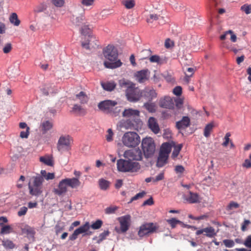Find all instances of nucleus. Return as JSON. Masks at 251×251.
<instances>
[{
  "mask_svg": "<svg viewBox=\"0 0 251 251\" xmlns=\"http://www.w3.org/2000/svg\"><path fill=\"white\" fill-rule=\"evenodd\" d=\"M84 20V17L82 15L78 17L73 16L71 19L72 23L74 25L78 26L81 25V24L82 23Z\"/></svg>",
  "mask_w": 251,
  "mask_h": 251,
  "instance_id": "obj_32",
  "label": "nucleus"
},
{
  "mask_svg": "<svg viewBox=\"0 0 251 251\" xmlns=\"http://www.w3.org/2000/svg\"><path fill=\"white\" fill-rule=\"evenodd\" d=\"M141 145L146 157H150L153 155L155 151V145L152 138L146 137L143 139Z\"/></svg>",
  "mask_w": 251,
  "mask_h": 251,
  "instance_id": "obj_7",
  "label": "nucleus"
},
{
  "mask_svg": "<svg viewBox=\"0 0 251 251\" xmlns=\"http://www.w3.org/2000/svg\"><path fill=\"white\" fill-rule=\"evenodd\" d=\"M147 22L148 23H152L154 21H158L159 24H163L165 23V20L162 16L158 15L156 14H151L147 18Z\"/></svg>",
  "mask_w": 251,
  "mask_h": 251,
  "instance_id": "obj_19",
  "label": "nucleus"
},
{
  "mask_svg": "<svg viewBox=\"0 0 251 251\" xmlns=\"http://www.w3.org/2000/svg\"><path fill=\"white\" fill-rule=\"evenodd\" d=\"M145 194L146 192L145 191H142L137 194L135 196H134L131 199L130 201L128 202V203H131L134 201L143 198L145 195Z\"/></svg>",
  "mask_w": 251,
  "mask_h": 251,
  "instance_id": "obj_43",
  "label": "nucleus"
},
{
  "mask_svg": "<svg viewBox=\"0 0 251 251\" xmlns=\"http://www.w3.org/2000/svg\"><path fill=\"white\" fill-rule=\"evenodd\" d=\"M153 203V200L152 197H151L143 202V205H151Z\"/></svg>",
  "mask_w": 251,
  "mask_h": 251,
  "instance_id": "obj_64",
  "label": "nucleus"
},
{
  "mask_svg": "<svg viewBox=\"0 0 251 251\" xmlns=\"http://www.w3.org/2000/svg\"><path fill=\"white\" fill-rule=\"evenodd\" d=\"M169 155L159 152V156L157 161V166L158 167H163L166 163Z\"/></svg>",
  "mask_w": 251,
  "mask_h": 251,
  "instance_id": "obj_22",
  "label": "nucleus"
},
{
  "mask_svg": "<svg viewBox=\"0 0 251 251\" xmlns=\"http://www.w3.org/2000/svg\"><path fill=\"white\" fill-rule=\"evenodd\" d=\"M182 146V144H178L177 146H175L174 151L172 154V157L173 158L175 159L178 155Z\"/></svg>",
  "mask_w": 251,
  "mask_h": 251,
  "instance_id": "obj_36",
  "label": "nucleus"
},
{
  "mask_svg": "<svg viewBox=\"0 0 251 251\" xmlns=\"http://www.w3.org/2000/svg\"><path fill=\"white\" fill-rule=\"evenodd\" d=\"M52 3L57 7H61L64 4L63 0H52Z\"/></svg>",
  "mask_w": 251,
  "mask_h": 251,
  "instance_id": "obj_57",
  "label": "nucleus"
},
{
  "mask_svg": "<svg viewBox=\"0 0 251 251\" xmlns=\"http://www.w3.org/2000/svg\"><path fill=\"white\" fill-rule=\"evenodd\" d=\"M173 93L177 96H179L182 94V88L180 86H176L173 89Z\"/></svg>",
  "mask_w": 251,
  "mask_h": 251,
  "instance_id": "obj_52",
  "label": "nucleus"
},
{
  "mask_svg": "<svg viewBox=\"0 0 251 251\" xmlns=\"http://www.w3.org/2000/svg\"><path fill=\"white\" fill-rule=\"evenodd\" d=\"M137 81L140 83L148 80L150 76V72L148 69H144L136 72L135 75Z\"/></svg>",
  "mask_w": 251,
  "mask_h": 251,
  "instance_id": "obj_14",
  "label": "nucleus"
},
{
  "mask_svg": "<svg viewBox=\"0 0 251 251\" xmlns=\"http://www.w3.org/2000/svg\"><path fill=\"white\" fill-rule=\"evenodd\" d=\"M185 200L190 203H195L200 202L199 195L196 193L189 192V194L185 196Z\"/></svg>",
  "mask_w": 251,
  "mask_h": 251,
  "instance_id": "obj_21",
  "label": "nucleus"
},
{
  "mask_svg": "<svg viewBox=\"0 0 251 251\" xmlns=\"http://www.w3.org/2000/svg\"><path fill=\"white\" fill-rule=\"evenodd\" d=\"M160 105L163 108L172 109L174 107V103L171 98L165 97L163 100H161Z\"/></svg>",
  "mask_w": 251,
  "mask_h": 251,
  "instance_id": "obj_20",
  "label": "nucleus"
},
{
  "mask_svg": "<svg viewBox=\"0 0 251 251\" xmlns=\"http://www.w3.org/2000/svg\"><path fill=\"white\" fill-rule=\"evenodd\" d=\"M28 188L30 194L33 196H39L43 192L42 187H36L31 185L30 183L28 184Z\"/></svg>",
  "mask_w": 251,
  "mask_h": 251,
  "instance_id": "obj_23",
  "label": "nucleus"
},
{
  "mask_svg": "<svg viewBox=\"0 0 251 251\" xmlns=\"http://www.w3.org/2000/svg\"><path fill=\"white\" fill-rule=\"evenodd\" d=\"M101 85L103 89L108 91H113L116 86V83L113 81L101 82Z\"/></svg>",
  "mask_w": 251,
  "mask_h": 251,
  "instance_id": "obj_25",
  "label": "nucleus"
},
{
  "mask_svg": "<svg viewBox=\"0 0 251 251\" xmlns=\"http://www.w3.org/2000/svg\"><path fill=\"white\" fill-rule=\"evenodd\" d=\"M73 110L79 114L85 115L86 113L85 110L81 106L78 105V104H75L74 105Z\"/></svg>",
  "mask_w": 251,
  "mask_h": 251,
  "instance_id": "obj_41",
  "label": "nucleus"
},
{
  "mask_svg": "<svg viewBox=\"0 0 251 251\" xmlns=\"http://www.w3.org/2000/svg\"><path fill=\"white\" fill-rule=\"evenodd\" d=\"M122 3L127 9L132 8L135 4L134 0H123Z\"/></svg>",
  "mask_w": 251,
  "mask_h": 251,
  "instance_id": "obj_37",
  "label": "nucleus"
},
{
  "mask_svg": "<svg viewBox=\"0 0 251 251\" xmlns=\"http://www.w3.org/2000/svg\"><path fill=\"white\" fill-rule=\"evenodd\" d=\"M149 60L151 62L159 63L160 61V58L158 55H154L151 56L150 57Z\"/></svg>",
  "mask_w": 251,
  "mask_h": 251,
  "instance_id": "obj_49",
  "label": "nucleus"
},
{
  "mask_svg": "<svg viewBox=\"0 0 251 251\" xmlns=\"http://www.w3.org/2000/svg\"><path fill=\"white\" fill-rule=\"evenodd\" d=\"M239 207V204L234 201H231L227 205V210H231L233 208H237Z\"/></svg>",
  "mask_w": 251,
  "mask_h": 251,
  "instance_id": "obj_50",
  "label": "nucleus"
},
{
  "mask_svg": "<svg viewBox=\"0 0 251 251\" xmlns=\"http://www.w3.org/2000/svg\"><path fill=\"white\" fill-rule=\"evenodd\" d=\"M90 228V225L86 222L84 225L76 229L75 231L79 235L87 231Z\"/></svg>",
  "mask_w": 251,
  "mask_h": 251,
  "instance_id": "obj_31",
  "label": "nucleus"
},
{
  "mask_svg": "<svg viewBox=\"0 0 251 251\" xmlns=\"http://www.w3.org/2000/svg\"><path fill=\"white\" fill-rule=\"evenodd\" d=\"M142 97L146 98L149 101H151L157 97V93L153 89L146 88L142 91Z\"/></svg>",
  "mask_w": 251,
  "mask_h": 251,
  "instance_id": "obj_16",
  "label": "nucleus"
},
{
  "mask_svg": "<svg viewBox=\"0 0 251 251\" xmlns=\"http://www.w3.org/2000/svg\"><path fill=\"white\" fill-rule=\"evenodd\" d=\"M166 222L168 224L170 225L172 228H175L178 224L181 223V222L180 221L174 218H173L170 219H167L166 220Z\"/></svg>",
  "mask_w": 251,
  "mask_h": 251,
  "instance_id": "obj_38",
  "label": "nucleus"
},
{
  "mask_svg": "<svg viewBox=\"0 0 251 251\" xmlns=\"http://www.w3.org/2000/svg\"><path fill=\"white\" fill-rule=\"evenodd\" d=\"M148 125L149 128L155 134H157L160 128L157 121L153 117H150L148 120Z\"/></svg>",
  "mask_w": 251,
  "mask_h": 251,
  "instance_id": "obj_17",
  "label": "nucleus"
},
{
  "mask_svg": "<svg viewBox=\"0 0 251 251\" xmlns=\"http://www.w3.org/2000/svg\"><path fill=\"white\" fill-rule=\"evenodd\" d=\"M53 124L49 121L43 122L41 124V127L43 131V133H46L48 130L52 128Z\"/></svg>",
  "mask_w": 251,
  "mask_h": 251,
  "instance_id": "obj_26",
  "label": "nucleus"
},
{
  "mask_svg": "<svg viewBox=\"0 0 251 251\" xmlns=\"http://www.w3.org/2000/svg\"><path fill=\"white\" fill-rule=\"evenodd\" d=\"M140 111L131 108L125 109L122 112V116L126 119H123L119 123V126L126 130L138 131L142 125L140 118Z\"/></svg>",
  "mask_w": 251,
  "mask_h": 251,
  "instance_id": "obj_1",
  "label": "nucleus"
},
{
  "mask_svg": "<svg viewBox=\"0 0 251 251\" xmlns=\"http://www.w3.org/2000/svg\"><path fill=\"white\" fill-rule=\"evenodd\" d=\"M104 57L110 62L105 61L104 66L107 68L114 69L122 65L120 60H117L118 53L117 49L113 45H109L103 50Z\"/></svg>",
  "mask_w": 251,
  "mask_h": 251,
  "instance_id": "obj_2",
  "label": "nucleus"
},
{
  "mask_svg": "<svg viewBox=\"0 0 251 251\" xmlns=\"http://www.w3.org/2000/svg\"><path fill=\"white\" fill-rule=\"evenodd\" d=\"M158 227L156 225L153 223H145L140 226L138 235L140 237H143L155 232Z\"/></svg>",
  "mask_w": 251,
  "mask_h": 251,
  "instance_id": "obj_9",
  "label": "nucleus"
},
{
  "mask_svg": "<svg viewBox=\"0 0 251 251\" xmlns=\"http://www.w3.org/2000/svg\"><path fill=\"white\" fill-rule=\"evenodd\" d=\"M40 162L49 166L52 167L54 165V161L53 157L51 156L46 155L41 156L40 157Z\"/></svg>",
  "mask_w": 251,
  "mask_h": 251,
  "instance_id": "obj_24",
  "label": "nucleus"
},
{
  "mask_svg": "<svg viewBox=\"0 0 251 251\" xmlns=\"http://www.w3.org/2000/svg\"><path fill=\"white\" fill-rule=\"evenodd\" d=\"M80 184L81 182L78 178H66L59 182L58 188L54 189L53 192L58 196H61L67 191L68 187L72 189L77 188Z\"/></svg>",
  "mask_w": 251,
  "mask_h": 251,
  "instance_id": "obj_4",
  "label": "nucleus"
},
{
  "mask_svg": "<svg viewBox=\"0 0 251 251\" xmlns=\"http://www.w3.org/2000/svg\"><path fill=\"white\" fill-rule=\"evenodd\" d=\"M11 50V44L10 43H7L3 48V51L4 53H8Z\"/></svg>",
  "mask_w": 251,
  "mask_h": 251,
  "instance_id": "obj_53",
  "label": "nucleus"
},
{
  "mask_svg": "<svg viewBox=\"0 0 251 251\" xmlns=\"http://www.w3.org/2000/svg\"><path fill=\"white\" fill-rule=\"evenodd\" d=\"M64 229L63 226H60V225H57L55 227V231L56 235H58Z\"/></svg>",
  "mask_w": 251,
  "mask_h": 251,
  "instance_id": "obj_61",
  "label": "nucleus"
},
{
  "mask_svg": "<svg viewBox=\"0 0 251 251\" xmlns=\"http://www.w3.org/2000/svg\"><path fill=\"white\" fill-rule=\"evenodd\" d=\"M145 194L146 192L145 191H142L137 194L135 196H134L131 199L130 201L128 202V203H131L134 201L143 198L145 195Z\"/></svg>",
  "mask_w": 251,
  "mask_h": 251,
  "instance_id": "obj_44",
  "label": "nucleus"
},
{
  "mask_svg": "<svg viewBox=\"0 0 251 251\" xmlns=\"http://www.w3.org/2000/svg\"><path fill=\"white\" fill-rule=\"evenodd\" d=\"M70 145V136L69 135L61 136L57 144V150L59 151H63L69 147Z\"/></svg>",
  "mask_w": 251,
  "mask_h": 251,
  "instance_id": "obj_13",
  "label": "nucleus"
},
{
  "mask_svg": "<svg viewBox=\"0 0 251 251\" xmlns=\"http://www.w3.org/2000/svg\"><path fill=\"white\" fill-rule=\"evenodd\" d=\"M223 46L225 47L227 49L230 51H232L234 52V53H237L238 51V50L236 49H235L234 47H233L232 45H228L226 43H225L224 44Z\"/></svg>",
  "mask_w": 251,
  "mask_h": 251,
  "instance_id": "obj_51",
  "label": "nucleus"
},
{
  "mask_svg": "<svg viewBox=\"0 0 251 251\" xmlns=\"http://www.w3.org/2000/svg\"><path fill=\"white\" fill-rule=\"evenodd\" d=\"M226 33H228V34L230 35V40L232 42H235L236 41V35L233 33V32L232 30H229L228 31H226Z\"/></svg>",
  "mask_w": 251,
  "mask_h": 251,
  "instance_id": "obj_59",
  "label": "nucleus"
},
{
  "mask_svg": "<svg viewBox=\"0 0 251 251\" xmlns=\"http://www.w3.org/2000/svg\"><path fill=\"white\" fill-rule=\"evenodd\" d=\"M102 225V221L100 220H98L95 223L90 226V227H91L93 229H98L101 227Z\"/></svg>",
  "mask_w": 251,
  "mask_h": 251,
  "instance_id": "obj_42",
  "label": "nucleus"
},
{
  "mask_svg": "<svg viewBox=\"0 0 251 251\" xmlns=\"http://www.w3.org/2000/svg\"><path fill=\"white\" fill-rule=\"evenodd\" d=\"M172 145L169 143H163L160 148V152L169 155L171 151Z\"/></svg>",
  "mask_w": 251,
  "mask_h": 251,
  "instance_id": "obj_28",
  "label": "nucleus"
},
{
  "mask_svg": "<svg viewBox=\"0 0 251 251\" xmlns=\"http://www.w3.org/2000/svg\"><path fill=\"white\" fill-rule=\"evenodd\" d=\"M124 156L129 160L140 161L143 158V153L141 150L138 148L125 151Z\"/></svg>",
  "mask_w": 251,
  "mask_h": 251,
  "instance_id": "obj_11",
  "label": "nucleus"
},
{
  "mask_svg": "<svg viewBox=\"0 0 251 251\" xmlns=\"http://www.w3.org/2000/svg\"><path fill=\"white\" fill-rule=\"evenodd\" d=\"M244 245L248 248H251V235L247 237L244 242Z\"/></svg>",
  "mask_w": 251,
  "mask_h": 251,
  "instance_id": "obj_55",
  "label": "nucleus"
},
{
  "mask_svg": "<svg viewBox=\"0 0 251 251\" xmlns=\"http://www.w3.org/2000/svg\"><path fill=\"white\" fill-rule=\"evenodd\" d=\"M27 211V208L25 206H23L20 209V210L18 212V215L19 216H22L25 215Z\"/></svg>",
  "mask_w": 251,
  "mask_h": 251,
  "instance_id": "obj_60",
  "label": "nucleus"
},
{
  "mask_svg": "<svg viewBox=\"0 0 251 251\" xmlns=\"http://www.w3.org/2000/svg\"><path fill=\"white\" fill-rule=\"evenodd\" d=\"M9 21L11 23L16 26H18L20 24V21L18 19L17 14L16 13H12L9 17Z\"/></svg>",
  "mask_w": 251,
  "mask_h": 251,
  "instance_id": "obj_33",
  "label": "nucleus"
},
{
  "mask_svg": "<svg viewBox=\"0 0 251 251\" xmlns=\"http://www.w3.org/2000/svg\"><path fill=\"white\" fill-rule=\"evenodd\" d=\"M97 42L98 41L95 37L89 36L86 42H82L81 43V46L86 50H90L93 48H95L96 46H98Z\"/></svg>",
  "mask_w": 251,
  "mask_h": 251,
  "instance_id": "obj_15",
  "label": "nucleus"
},
{
  "mask_svg": "<svg viewBox=\"0 0 251 251\" xmlns=\"http://www.w3.org/2000/svg\"><path fill=\"white\" fill-rule=\"evenodd\" d=\"M118 220L120 223V227L118 228H115V230L118 233H124L126 232L129 229L130 222L131 216L129 215H126L120 217L118 218Z\"/></svg>",
  "mask_w": 251,
  "mask_h": 251,
  "instance_id": "obj_10",
  "label": "nucleus"
},
{
  "mask_svg": "<svg viewBox=\"0 0 251 251\" xmlns=\"http://www.w3.org/2000/svg\"><path fill=\"white\" fill-rule=\"evenodd\" d=\"M110 182L103 178H100L99 180V184L100 189L102 190H106L110 186Z\"/></svg>",
  "mask_w": 251,
  "mask_h": 251,
  "instance_id": "obj_29",
  "label": "nucleus"
},
{
  "mask_svg": "<svg viewBox=\"0 0 251 251\" xmlns=\"http://www.w3.org/2000/svg\"><path fill=\"white\" fill-rule=\"evenodd\" d=\"M218 231H216L215 228L211 226H207L199 230L196 232L197 235L203 234L204 236L212 238L215 237L217 235Z\"/></svg>",
  "mask_w": 251,
  "mask_h": 251,
  "instance_id": "obj_12",
  "label": "nucleus"
},
{
  "mask_svg": "<svg viewBox=\"0 0 251 251\" xmlns=\"http://www.w3.org/2000/svg\"><path fill=\"white\" fill-rule=\"evenodd\" d=\"M76 99L78 100L81 104L86 103L88 100L87 96L84 92L82 91L76 95Z\"/></svg>",
  "mask_w": 251,
  "mask_h": 251,
  "instance_id": "obj_27",
  "label": "nucleus"
},
{
  "mask_svg": "<svg viewBox=\"0 0 251 251\" xmlns=\"http://www.w3.org/2000/svg\"><path fill=\"white\" fill-rule=\"evenodd\" d=\"M117 104V102L116 101L105 100L100 102L98 106L99 108L104 113L115 116L116 115L114 112V109Z\"/></svg>",
  "mask_w": 251,
  "mask_h": 251,
  "instance_id": "obj_8",
  "label": "nucleus"
},
{
  "mask_svg": "<svg viewBox=\"0 0 251 251\" xmlns=\"http://www.w3.org/2000/svg\"><path fill=\"white\" fill-rule=\"evenodd\" d=\"M114 135V133L113 132L111 128H109L107 130V134L105 135L106 139L108 142H111L113 141V136Z\"/></svg>",
  "mask_w": 251,
  "mask_h": 251,
  "instance_id": "obj_45",
  "label": "nucleus"
},
{
  "mask_svg": "<svg viewBox=\"0 0 251 251\" xmlns=\"http://www.w3.org/2000/svg\"><path fill=\"white\" fill-rule=\"evenodd\" d=\"M122 142L126 147L129 148H135L140 143V137L135 132L127 131L123 135Z\"/></svg>",
  "mask_w": 251,
  "mask_h": 251,
  "instance_id": "obj_5",
  "label": "nucleus"
},
{
  "mask_svg": "<svg viewBox=\"0 0 251 251\" xmlns=\"http://www.w3.org/2000/svg\"><path fill=\"white\" fill-rule=\"evenodd\" d=\"M94 3V0H82L81 3L85 6L92 5Z\"/></svg>",
  "mask_w": 251,
  "mask_h": 251,
  "instance_id": "obj_63",
  "label": "nucleus"
},
{
  "mask_svg": "<svg viewBox=\"0 0 251 251\" xmlns=\"http://www.w3.org/2000/svg\"><path fill=\"white\" fill-rule=\"evenodd\" d=\"M241 10L245 12L246 14H249L251 13V5L244 4L241 6Z\"/></svg>",
  "mask_w": 251,
  "mask_h": 251,
  "instance_id": "obj_48",
  "label": "nucleus"
},
{
  "mask_svg": "<svg viewBox=\"0 0 251 251\" xmlns=\"http://www.w3.org/2000/svg\"><path fill=\"white\" fill-rule=\"evenodd\" d=\"M190 125V119L187 116H184L182 119L176 123V127L177 129H185Z\"/></svg>",
  "mask_w": 251,
  "mask_h": 251,
  "instance_id": "obj_18",
  "label": "nucleus"
},
{
  "mask_svg": "<svg viewBox=\"0 0 251 251\" xmlns=\"http://www.w3.org/2000/svg\"><path fill=\"white\" fill-rule=\"evenodd\" d=\"M144 106L150 112H154L155 111V105L153 103H145Z\"/></svg>",
  "mask_w": 251,
  "mask_h": 251,
  "instance_id": "obj_39",
  "label": "nucleus"
},
{
  "mask_svg": "<svg viewBox=\"0 0 251 251\" xmlns=\"http://www.w3.org/2000/svg\"><path fill=\"white\" fill-rule=\"evenodd\" d=\"M2 245L6 249H13L15 246L13 242L8 239L2 240Z\"/></svg>",
  "mask_w": 251,
  "mask_h": 251,
  "instance_id": "obj_34",
  "label": "nucleus"
},
{
  "mask_svg": "<svg viewBox=\"0 0 251 251\" xmlns=\"http://www.w3.org/2000/svg\"><path fill=\"white\" fill-rule=\"evenodd\" d=\"M214 126L212 123L207 124L204 129V136L205 137H208L210 135L211 131H212Z\"/></svg>",
  "mask_w": 251,
  "mask_h": 251,
  "instance_id": "obj_35",
  "label": "nucleus"
},
{
  "mask_svg": "<svg viewBox=\"0 0 251 251\" xmlns=\"http://www.w3.org/2000/svg\"><path fill=\"white\" fill-rule=\"evenodd\" d=\"M0 226H1L0 233L1 234H7L10 232L11 227L10 226H4L3 223H0Z\"/></svg>",
  "mask_w": 251,
  "mask_h": 251,
  "instance_id": "obj_40",
  "label": "nucleus"
},
{
  "mask_svg": "<svg viewBox=\"0 0 251 251\" xmlns=\"http://www.w3.org/2000/svg\"><path fill=\"white\" fill-rule=\"evenodd\" d=\"M230 136V133L228 132V133H226L225 136V138H224V139H225V141L222 144V145L224 147H226L227 146V145L228 144L229 142V137Z\"/></svg>",
  "mask_w": 251,
  "mask_h": 251,
  "instance_id": "obj_58",
  "label": "nucleus"
},
{
  "mask_svg": "<svg viewBox=\"0 0 251 251\" xmlns=\"http://www.w3.org/2000/svg\"><path fill=\"white\" fill-rule=\"evenodd\" d=\"M184 170V168L181 165H177L176 166L175 169V171L176 173H183Z\"/></svg>",
  "mask_w": 251,
  "mask_h": 251,
  "instance_id": "obj_62",
  "label": "nucleus"
},
{
  "mask_svg": "<svg viewBox=\"0 0 251 251\" xmlns=\"http://www.w3.org/2000/svg\"><path fill=\"white\" fill-rule=\"evenodd\" d=\"M46 8V5L45 4L41 3L35 7L34 11L37 13L42 12L45 11Z\"/></svg>",
  "mask_w": 251,
  "mask_h": 251,
  "instance_id": "obj_46",
  "label": "nucleus"
},
{
  "mask_svg": "<svg viewBox=\"0 0 251 251\" xmlns=\"http://www.w3.org/2000/svg\"><path fill=\"white\" fill-rule=\"evenodd\" d=\"M29 127H27L26 131H22L20 133V137L22 138H27L29 135Z\"/></svg>",
  "mask_w": 251,
  "mask_h": 251,
  "instance_id": "obj_54",
  "label": "nucleus"
},
{
  "mask_svg": "<svg viewBox=\"0 0 251 251\" xmlns=\"http://www.w3.org/2000/svg\"><path fill=\"white\" fill-rule=\"evenodd\" d=\"M33 184L32 186H34L36 187H42V184L44 181V178L42 176H36L35 177H33Z\"/></svg>",
  "mask_w": 251,
  "mask_h": 251,
  "instance_id": "obj_30",
  "label": "nucleus"
},
{
  "mask_svg": "<svg viewBox=\"0 0 251 251\" xmlns=\"http://www.w3.org/2000/svg\"><path fill=\"white\" fill-rule=\"evenodd\" d=\"M121 87H126V95L127 100L130 102H136L142 97V91L135 86L133 82L123 79L119 81Z\"/></svg>",
  "mask_w": 251,
  "mask_h": 251,
  "instance_id": "obj_3",
  "label": "nucleus"
},
{
  "mask_svg": "<svg viewBox=\"0 0 251 251\" xmlns=\"http://www.w3.org/2000/svg\"><path fill=\"white\" fill-rule=\"evenodd\" d=\"M117 209V207L110 206V207H107L105 209V213L108 214H112V213H114Z\"/></svg>",
  "mask_w": 251,
  "mask_h": 251,
  "instance_id": "obj_56",
  "label": "nucleus"
},
{
  "mask_svg": "<svg viewBox=\"0 0 251 251\" xmlns=\"http://www.w3.org/2000/svg\"><path fill=\"white\" fill-rule=\"evenodd\" d=\"M224 244L227 248H232L234 246V242L230 239H225L223 241Z\"/></svg>",
  "mask_w": 251,
  "mask_h": 251,
  "instance_id": "obj_47",
  "label": "nucleus"
},
{
  "mask_svg": "<svg viewBox=\"0 0 251 251\" xmlns=\"http://www.w3.org/2000/svg\"><path fill=\"white\" fill-rule=\"evenodd\" d=\"M117 166L118 170L122 172H135L140 169L139 163L132 162L129 160L119 159L117 161Z\"/></svg>",
  "mask_w": 251,
  "mask_h": 251,
  "instance_id": "obj_6",
  "label": "nucleus"
}]
</instances>
